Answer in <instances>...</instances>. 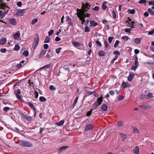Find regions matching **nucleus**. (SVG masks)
<instances>
[{"label":"nucleus","instance_id":"1","mask_svg":"<svg viewBox=\"0 0 154 154\" xmlns=\"http://www.w3.org/2000/svg\"><path fill=\"white\" fill-rule=\"evenodd\" d=\"M0 1L1 2V3H0L2 5H0V8L6 10V11H0V19H1L4 17L8 13V11L9 9V8L8 5H6L5 3L2 2V0H0Z\"/></svg>","mask_w":154,"mask_h":154},{"label":"nucleus","instance_id":"2","mask_svg":"<svg viewBox=\"0 0 154 154\" xmlns=\"http://www.w3.org/2000/svg\"><path fill=\"white\" fill-rule=\"evenodd\" d=\"M17 143H19L20 145L23 147H30L33 146L32 143L29 141L23 140H20L17 141Z\"/></svg>","mask_w":154,"mask_h":154},{"label":"nucleus","instance_id":"3","mask_svg":"<svg viewBox=\"0 0 154 154\" xmlns=\"http://www.w3.org/2000/svg\"><path fill=\"white\" fill-rule=\"evenodd\" d=\"M77 16L79 18L80 20L82 22V24H84V23L85 22V19L86 17H89L91 14H88L87 16L83 15V13H81L80 15L77 14Z\"/></svg>","mask_w":154,"mask_h":154},{"label":"nucleus","instance_id":"4","mask_svg":"<svg viewBox=\"0 0 154 154\" xmlns=\"http://www.w3.org/2000/svg\"><path fill=\"white\" fill-rule=\"evenodd\" d=\"M86 8H84L83 7H82L81 10L77 9V10L79 11V12H77V14L80 15L81 13H83V15L84 16H87L88 14H90L87 13V11H88V10H86Z\"/></svg>","mask_w":154,"mask_h":154},{"label":"nucleus","instance_id":"5","mask_svg":"<svg viewBox=\"0 0 154 154\" xmlns=\"http://www.w3.org/2000/svg\"><path fill=\"white\" fill-rule=\"evenodd\" d=\"M72 44L74 46L78 47V48L79 49H82L84 48L83 45L78 42H72Z\"/></svg>","mask_w":154,"mask_h":154},{"label":"nucleus","instance_id":"6","mask_svg":"<svg viewBox=\"0 0 154 154\" xmlns=\"http://www.w3.org/2000/svg\"><path fill=\"white\" fill-rule=\"evenodd\" d=\"M15 94L18 99L20 101H23V100L21 99V96L20 95V91L19 89H17L16 92L15 91Z\"/></svg>","mask_w":154,"mask_h":154},{"label":"nucleus","instance_id":"7","mask_svg":"<svg viewBox=\"0 0 154 154\" xmlns=\"http://www.w3.org/2000/svg\"><path fill=\"white\" fill-rule=\"evenodd\" d=\"M25 10L24 9L17 10L16 14L19 16H22L25 13Z\"/></svg>","mask_w":154,"mask_h":154},{"label":"nucleus","instance_id":"8","mask_svg":"<svg viewBox=\"0 0 154 154\" xmlns=\"http://www.w3.org/2000/svg\"><path fill=\"white\" fill-rule=\"evenodd\" d=\"M39 38L38 36L37 38L35 39L34 42L33 44V47L35 48L38 45L39 43Z\"/></svg>","mask_w":154,"mask_h":154},{"label":"nucleus","instance_id":"9","mask_svg":"<svg viewBox=\"0 0 154 154\" xmlns=\"http://www.w3.org/2000/svg\"><path fill=\"white\" fill-rule=\"evenodd\" d=\"M20 34L19 31H17L15 34L14 35V38L15 40L18 39L20 37Z\"/></svg>","mask_w":154,"mask_h":154},{"label":"nucleus","instance_id":"10","mask_svg":"<svg viewBox=\"0 0 154 154\" xmlns=\"http://www.w3.org/2000/svg\"><path fill=\"white\" fill-rule=\"evenodd\" d=\"M134 74L133 72H130L129 75L128 77V80L129 82L131 81L133 79V77L134 76Z\"/></svg>","mask_w":154,"mask_h":154},{"label":"nucleus","instance_id":"11","mask_svg":"<svg viewBox=\"0 0 154 154\" xmlns=\"http://www.w3.org/2000/svg\"><path fill=\"white\" fill-rule=\"evenodd\" d=\"M69 147L68 146H63L60 147L58 149V153H61L63 150H66Z\"/></svg>","mask_w":154,"mask_h":154},{"label":"nucleus","instance_id":"12","mask_svg":"<svg viewBox=\"0 0 154 154\" xmlns=\"http://www.w3.org/2000/svg\"><path fill=\"white\" fill-rule=\"evenodd\" d=\"M23 116L24 118L29 122H31L32 121V118L31 116H28L26 114L23 115Z\"/></svg>","mask_w":154,"mask_h":154},{"label":"nucleus","instance_id":"13","mask_svg":"<svg viewBox=\"0 0 154 154\" xmlns=\"http://www.w3.org/2000/svg\"><path fill=\"white\" fill-rule=\"evenodd\" d=\"M97 25V23L94 20H92L90 21V26L91 27H95Z\"/></svg>","mask_w":154,"mask_h":154},{"label":"nucleus","instance_id":"14","mask_svg":"<svg viewBox=\"0 0 154 154\" xmlns=\"http://www.w3.org/2000/svg\"><path fill=\"white\" fill-rule=\"evenodd\" d=\"M108 108V106L106 104H103L101 106V109L103 111H106L107 110Z\"/></svg>","mask_w":154,"mask_h":154},{"label":"nucleus","instance_id":"15","mask_svg":"<svg viewBox=\"0 0 154 154\" xmlns=\"http://www.w3.org/2000/svg\"><path fill=\"white\" fill-rule=\"evenodd\" d=\"M139 146H136L133 150V152L134 154H139Z\"/></svg>","mask_w":154,"mask_h":154},{"label":"nucleus","instance_id":"16","mask_svg":"<svg viewBox=\"0 0 154 154\" xmlns=\"http://www.w3.org/2000/svg\"><path fill=\"white\" fill-rule=\"evenodd\" d=\"M130 86V85L128 83L123 82L122 84V87L123 88H125Z\"/></svg>","mask_w":154,"mask_h":154},{"label":"nucleus","instance_id":"17","mask_svg":"<svg viewBox=\"0 0 154 154\" xmlns=\"http://www.w3.org/2000/svg\"><path fill=\"white\" fill-rule=\"evenodd\" d=\"M93 127V125L91 124H88L86 125L85 128V130L86 131H88L91 129Z\"/></svg>","mask_w":154,"mask_h":154},{"label":"nucleus","instance_id":"18","mask_svg":"<svg viewBox=\"0 0 154 154\" xmlns=\"http://www.w3.org/2000/svg\"><path fill=\"white\" fill-rule=\"evenodd\" d=\"M103 101V97L102 96H101L100 97H99L97 99V103L98 105H100L101 102Z\"/></svg>","mask_w":154,"mask_h":154},{"label":"nucleus","instance_id":"19","mask_svg":"<svg viewBox=\"0 0 154 154\" xmlns=\"http://www.w3.org/2000/svg\"><path fill=\"white\" fill-rule=\"evenodd\" d=\"M25 62L24 60H22V61L20 62V63H19L17 64L16 65V67L18 68V69H20L22 67V63H23Z\"/></svg>","mask_w":154,"mask_h":154},{"label":"nucleus","instance_id":"20","mask_svg":"<svg viewBox=\"0 0 154 154\" xmlns=\"http://www.w3.org/2000/svg\"><path fill=\"white\" fill-rule=\"evenodd\" d=\"M6 39L5 38H3L0 40V45H3L5 43Z\"/></svg>","mask_w":154,"mask_h":154},{"label":"nucleus","instance_id":"21","mask_svg":"<svg viewBox=\"0 0 154 154\" xmlns=\"http://www.w3.org/2000/svg\"><path fill=\"white\" fill-rule=\"evenodd\" d=\"M64 122V120H62L59 122H56V124L58 126H61L63 125Z\"/></svg>","mask_w":154,"mask_h":154},{"label":"nucleus","instance_id":"22","mask_svg":"<svg viewBox=\"0 0 154 154\" xmlns=\"http://www.w3.org/2000/svg\"><path fill=\"white\" fill-rule=\"evenodd\" d=\"M78 97H77L75 99L73 105H72V106L70 107V108L71 109H72L75 106V105L76 104V103L77 101H78Z\"/></svg>","mask_w":154,"mask_h":154},{"label":"nucleus","instance_id":"23","mask_svg":"<svg viewBox=\"0 0 154 154\" xmlns=\"http://www.w3.org/2000/svg\"><path fill=\"white\" fill-rule=\"evenodd\" d=\"M119 135L121 138H122V140H123L124 139H125L127 137V136L125 134H124L121 133H119Z\"/></svg>","mask_w":154,"mask_h":154},{"label":"nucleus","instance_id":"24","mask_svg":"<svg viewBox=\"0 0 154 154\" xmlns=\"http://www.w3.org/2000/svg\"><path fill=\"white\" fill-rule=\"evenodd\" d=\"M9 22L10 24L13 25H15L16 23V20L14 19H12L10 20Z\"/></svg>","mask_w":154,"mask_h":154},{"label":"nucleus","instance_id":"25","mask_svg":"<svg viewBox=\"0 0 154 154\" xmlns=\"http://www.w3.org/2000/svg\"><path fill=\"white\" fill-rule=\"evenodd\" d=\"M142 40L141 38H136L134 39V42L135 43L137 44H138L140 43Z\"/></svg>","mask_w":154,"mask_h":154},{"label":"nucleus","instance_id":"26","mask_svg":"<svg viewBox=\"0 0 154 154\" xmlns=\"http://www.w3.org/2000/svg\"><path fill=\"white\" fill-rule=\"evenodd\" d=\"M99 105H98L97 103L96 102H95L93 105V106H92V108L91 109L92 110V109H96L97 107Z\"/></svg>","mask_w":154,"mask_h":154},{"label":"nucleus","instance_id":"27","mask_svg":"<svg viewBox=\"0 0 154 154\" xmlns=\"http://www.w3.org/2000/svg\"><path fill=\"white\" fill-rule=\"evenodd\" d=\"M28 104L30 108H33L35 111H36V109L34 105L32 103L30 102H28Z\"/></svg>","mask_w":154,"mask_h":154},{"label":"nucleus","instance_id":"28","mask_svg":"<svg viewBox=\"0 0 154 154\" xmlns=\"http://www.w3.org/2000/svg\"><path fill=\"white\" fill-rule=\"evenodd\" d=\"M128 13L131 14H134L135 12V10L134 9H128Z\"/></svg>","mask_w":154,"mask_h":154},{"label":"nucleus","instance_id":"29","mask_svg":"<svg viewBox=\"0 0 154 154\" xmlns=\"http://www.w3.org/2000/svg\"><path fill=\"white\" fill-rule=\"evenodd\" d=\"M83 6L82 7H84V8L89 9L90 7V5H89L88 3L87 2H86L85 5L84 3H82Z\"/></svg>","mask_w":154,"mask_h":154},{"label":"nucleus","instance_id":"30","mask_svg":"<svg viewBox=\"0 0 154 154\" xmlns=\"http://www.w3.org/2000/svg\"><path fill=\"white\" fill-rule=\"evenodd\" d=\"M51 63L46 65L41 68L40 69H39V70L42 69L46 68H49L51 66Z\"/></svg>","mask_w":154,"mask_h":154},{"label":"nucleus","instance_id":"31","mask_svg":"<svg viewBox=\"0 0 154 154\" xmlns=\"http://www.w3.org/2000/svg\"><path fill=\"white\" fill-rule=\"evenodd\" d=\"M105 53L104 51H100L98 53V55L100 56L103 57L105 55Z\"/></svg>","mask_w":154,"mask_h":154},{"label":"nucleus","instance_id":"32","mask_svg":"<svg viewBox=\"0 0 154 154\" xmlns=\"http://www.w3.org/2000/svg\"><path fill=\"white\" fill-rule=\"evenodd\" d=\"M46 52V51L42 50L39 54V57H41L42 56H43L45 54Z\"/></svg>","mask_w":154,"mask_h":154},{"label":"nucleus","instance_id":"33","mask_svg":"<svg viewBox=\"0 0 154 154\" xmlns=\"http://www.w3.org/2000/svg\"><path fill=\"white\" fill-rule=\"evenodd\" d=\"M153 97V95L152 93H149L146 96V98L147 99H149Z\"/></svg>","mask_w":154,"mask_h":154},{"label":"nucleus","instance_id":"34","mask_svg":"<svg viewBox=\"0 0 154 154\" xmlns=\"http://www.w3.org/2000/svg\"><path fill=\"white\" fill-rule=\"evenodd\" d=\"M133 132L136 134H138L140 133L139 130L136 128H134L133 129Z\"/></svg>","mask_w":154,"mask_h":154},{"label":"nucleus","instance_id":"35","mask_svg":"<svg viewBox=\"0 0 154 154\" xmlns=\"http://www.w3.org/2000/svg\"><path fill=\"white\" fill-rule=\"evenodd\" d=\"M148 11L150 14H151L152 15H154V11H153L152 9L149 8L148 10Z\"/></svg>","mask_w":154,"mask_h":154},{"label":"nucleus","instance_id":"36","mask_svg":"<svg viewBox=\"0 0 154 154\" xmlns=\"http://www.w3.org/2000/svg\"><path fill=\"white\" fill-rule=\"evenodd\" d=\"M20 47L19 45L18 44L16 45L14 48V50L15 51H18L19 50Z\"/></svg>","mask_w":154,"mask_h":154},{"label":"nucleus","instance_id":"37","mask_svg":"<svg viewBox=\"0 0 154 154\" xmlns=\"http://www.w3.org/2000/svg\"><path fill=\"white\" fill-rule=\"evenodd\" d=\"M140 107L142 108L143 109L146 110L147 109L148 106L145 105H142L139 106Z\"/></svg>","mask_w":154,"mask_h":154},{"label":"nucleus","instance_id":"38","mask_svg":"<svg viewBox=\"0 0 154 154\" xmlns=\"http://www.w3.org/2000/svg\"><path fill=\"white\" fill-rule=\"evenodd\" d=\"M40 101L44 102L46 100V99L43 97H40L39 98Z\"/></svg>","mask_w":154,"mask_h":154},{"label":"nucleus","instance_id":"39","mask_svg":"<svg viewBox=\"0 0 154 154\" xmlns=\"http://www.w3.org/2000/svg\"><path fill=\"white\" fill-rule=\"evenodd\" d=\"M23 54L24 56L27 57L28 56L29 52L27 51H25L23 52Z\"/></svg>","mask_w":154,"mask_h":154},{"label":"nucleus","instance_id":"40","mask_svg":"<svg viewBox=\"0 0 154 154\" xmlns=\"http://www.w3.org/2000/svg\"><path fill=\"white\" fill-rule=\"evenodd\" d=\"M90 31L89 28L88 26H86L85 27V32H88Z\"/></svg>","mask_w":154,"mask_h":154},{"label":"nucleus","instance_id":"41","mask_svg":"<svg viewBox=\"0 0 154 154\" xmlns=\"http://www.w3.org/2000/svg\"><path fill=\"white\" fill-rule=\"evenodd\" d=\"M124 125V122L122 121H119L118 122L117 125L118 126H122Z\"/></svg>","mask_w":154,"mask_h":154},{"label":"nucleus","instance_id":"42","mask_svg":"<svg viewBox=\"0 0 154 154\" xmlns=\"http://www.w3.org/2000/svg\"><path fill=\"white\" fill-rule=\"evenodd\" d=\"M122 39L124 40H125L126 41H127L128 40V39H130V38H128V36H123L122 37Z\"/></svg>","mask_w":154,"mask_h":154},{"label":"nucleus","instance_id":"43","mask_svg":"<svg viewBox=\"0 0 154 154\" xmlns=\"http://www.w3.org/2000/svg\"><path fill=\"white\" fill-rule=\"evenodd\" d=\"M128 23H129V24L130 25L131 27H132L131 26V25L133 26L132 27V28H134L133 26H134V22L133 21H131L129 20V22H128Z\"/></svg>","mask_w":154,"mask_h":154},{"label":"nucleus","instance_id":"44","mask_svg":"<svg viewBox=\"0 0 154 154\" xmlns=\"http://www.w3.org/2000/svg\"><path fill=\"white\" fill-rule=\"evenodd\" d=\"M50 41V37L49 36H47L46 38H45L44 43H48Z\"/></svg>","mask_w":154,"mask_h":154},{"label":"nucleus","instance_id":"45","mask_svg":"<svg viewBox=\"0 0 154 154\" xmlns=\"http://www.w3.org/2000/svg\"><path fill=\"white\" fill-rule=\"evenodd\" d=\"M119 42V40H117L116 41L114 45V47L115 48H116L117 47L118 44Z\"/></svg>","mask_w":154,"mask_h":154},{"label":"nucleus","instance_id":"46","mask_svg":"<svg viewBox=\"0 0 154 154\" xmlns=\"http://www.w3.org/2000/svg\"><path fill=\"white\" fill-rule=\"evenodd\" d=\"M38 21V20L37 19H35L34 20H33L32 21V25H33L36 23Z\"/></svg>","mask_w":154,"mask_h":154},{"label":"nucleus","instance_id":"47","mask_svg":"<svg viewBox=\"0 0 154 154\" xmlns=\"http://www.w3.org/2000/svg\"><path fill=\"white\" fill-rule=\"evenodd\" d=\"M113 39V38L112 37H108V40L109 43H111L112 40Z\"/></svg>","mask_w":154,"mask_h":154},{"label":"nucleus","instance_id":"48","mask_svg":"<svg viewBox=\"0 0 154 154\" xmlns=\"http://www.w3.org/2000/svg\"><path fill=\"white\" fill-rule=\"evenodd\" d=\"M112 15L113 17V18L115 19L116 17V12L114 11H112Z\"/></svg>","mask_w":154,"mask_h":154},{"label":"nucleus","instance_id":"49","mask_svg":"<svg viewBox=\"0 0 154 154\" xmlns=\"http://www.w3.org/2000/svg\"><path fill=\"white\" fill-rule=\"evenodd\" d=\"M96 43L97 44L99 47H101L102 46V44L101 42L99 41H95Z\"/></svg>","mask_w":154,"mask_h":154},{"label":"nucleus","instance_id":"50","mask_svg":"<svg viewBox=\"0 0 154 154\" xmlns=\"http://www.w3.org/2000/svg\"><path fill=\"white\" fill-rule=\"evenodd\" d=\"M92 110L91 109V111H88L86 113V116H89L91 115V113H92Z\"/></svg>","mask_w":154,"mask_h":154},{"label":"nucleus","instance_id":"51","mask_svg":"<svg viewBox=\"0 0 154 154\" xmlns=\"http://www.w3.org/2000/svg\"><path fill=\"white\" fill-rule=\"evenodd\" d=\"M104 42L105 48H108L109 46L108 42L106 41H105Z\"/></svg>","mask_w":154,"mask_h":154},{"label":"nucleus","instance_id":"52","mask_svg":"<svg viewBox=\"0 0 154 154\" xmlns=\"http://www.w3.org/2000/svg\"><path fill=\"white\" fill-rule=\"evenodd\" d=\"M134 66L137 67L139 66V63L138 62V60L137 59H136L135 61Z\"/></svg>","mask_w":154,"mask_h":154},{"label":"nucleus","instance_id":"53","mask_svg":"<svg viewBox=\"0 0 154 154\" xmlns=\"http://www.w3.org/2000/svg\"><path fill=\"white\" fill-rule=\"evenodd\" d=\"M131 29H132L131 28L125 29V31L126 32L130 33Z\"/></svg>","mask_w":154,"mask_h":154},{"label":"nucleus","instance_id":"54","mask_svg":"<svg viewBox=\"0 0 154 154\" xmlns=\"http://www.w3.org/2000/svg\"><path fill=\"white\" fill-rule=\"evenodd\" d=\"M34 95L35 96V97L36 98H37L38 96V92L36 91H35Z\"/></svg>","mask_w":154,"mask_h":154},{"label":"nucleus","instance_id":"55","mask_svg":"<svg viewBox=\"0 0 154 154\" xmlns=\"http://www.w3.org/2000/svg\"><path fill=\"white\" fill-rule=\"evenodd\" d=\"M49 89L51 90H55L56 88H54V86L51 85L49 87Z\"/></svg>","mask_w":154,"mask_h":154},{"label":"nucleus","instance_id":"56","mask_svg":"<svg viewBox=\"0 0 154 154\" xmlns=\"http://www.w3.org/2000/svg\"><path fill=\"white\" fill-rule=\"evenodd\" d=\"M154 33V29H153L152 31L149 32L148 33V35H152Z\"/></svg>","mask_w":154,"mask_h":154},{"label":"nucleus","instance_id":"57","mask_svg":"<svg viewBox=\"0 0 154 154\" xmlns=\"http://www.w3.org/2000/svg\"><path fill=\"white\" fill-rule=\"evenodd\" d=\"M61 49V48H58L56 49L55 51H56V53L57 54H59L60 53V51Z\"/></svg>","mask_w":154,"mask_h":154},{"label":"nucleus","instance_id":"58","mask_svg":"<svg viewBox=\"0 0 154 154\" xmlns=\"http://www.w3.org/2000/svg\"><path fill=\"white\" fill-rule=\"evenodd\" d=\"M17 5L19 7H21L22 5V3L21 2H18L17 3Z\"/></svg>","mask_w":154,"mask_h":154},{"label":"nucleus","instance_id":"59","mask_svg":"<svg viewBox=\"0 0 154 154\" xmlns=\"http://www.w3.org/2000/svg\"><path fill=\"white\" fill-rule=\"evenodd\" d=\"M146 2V0H141L139 1V3L140 4H142L145 3Z\"/></svg>","mask_w":154,"mask_h":154},{"label":"nucleus","instance_id":"60","mask_svg":"<svg viewBox=\"0 0 154 154\" xmlns=\"http://www.w3.org/2000/svg\"><path fill=\"white\" fill-rule=\"evenodd\" d=\"M54 32V30L53 29L51 30L48 32V34L49 36H50Z\"/></svg>","mask_w":154,"mask_h":154},{"label":"nucleus","instance_id":"61","mask_svg":"<svg viewBox=\"0 0 154 154\" xmlns=\"http://www.w3.org/2000/svg\"><path fill=\"white\" fill-rule=\"evenodd\" d=\"M6 49L5 48H2L0 49V51L2 53H5L6 52Z\"/></svg>","mask_w":154,"mask_h":154},{"label":"nucleus","instance_id":"62","mask_svg":"<svg viewBox=\"0 0 154 154\" xmlns=\"http://www.w3.org/2000/svg\"><path fill=\"white\" fill-rule=\"evenodd\" d=\"M10 109V108L8 107H5L4 108L3 110L4 111L7 112Z\"/></svg>","mask_w":154,"mask_h":154},{"label":"nucleus","instance_id":"63","mask_svg":"<svg viewBox=\"0 0 154 154\" xmlns=\"http://www.w3.org/2000/svg\"><path fill=\"white\" fill-rule=\"evenodd\" d=\"M146 97V96L145 95L142 94L140 96V98L141 99H143Z\"/></svg>","mask_w":154,"mask_h":154},{"label":"nucleus","instance_id":"64","mask_svg":"<svg viewBox=\"0 0 154 154\" xmlns=\"http://www.w3.org/2000/svg\"><path fill=\"white\" fill-rule=\"evenodd\" d=\"M99 9V7L97 6H95L94 8L93 9V10L94 11H97Z\"/></svg>","mask_w":154,"mask_h":154}]
</instances>
